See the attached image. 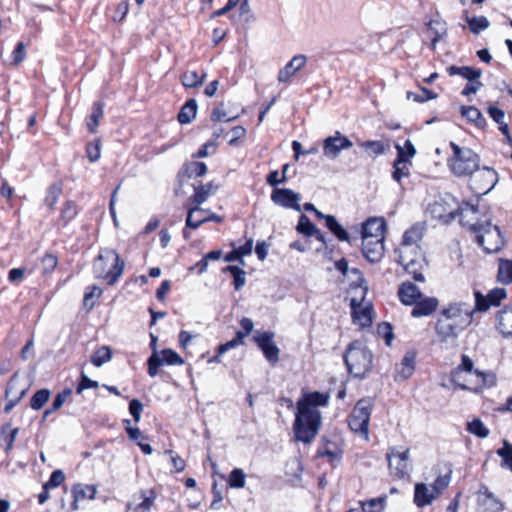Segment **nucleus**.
Listing matches in <instances>:
<instances>
[{
	"mask_svg": "<svg viewBox=\"0 0 512 512\" xmlns=\"http://www.w3.org/2000/svg\"><path fill=\"white\" fill-rule=\"evenodd\" d=\"M328 402L329 395L320 392L308 393L298 401L293 426L298 441L308 444L316 437L321 424V415L316 407L326 406Z\"/></svg>",
	"mask_w": 512,
	"mask_h": 512,
	"instance_id": "nucleus-1",
	"label": "nucleus"
},
{
	"mask_svg": "<svg viewBox=\"0 0 512 512\" xmlns=\"http://www.w3.org/2000/svg\"><path fill=\"white\" fill-rule=\"evenodd\" d=\"M424 230L425 227L421 223H416L406 230L399 249L400 264L418 282H424L425 280L424 275L420 271L422 268V256L418 245L423 238Z\"/></svg>",
	"mask_w": 512,
	"mask_h": 512,
	"instance_id": "nucleus-2",
	"label": "nucleus"
},
{
	"mask_svg": "<svg viewBox=\"0 0 512 512\" xmlns=\"http://www.w3.org/2000/svg\"><path fill=\"white\" fill-rule=\"evenodd\" d=\"M93 270L97 278L106 279L113 285L123 273L124 262L115 250L103 249L94 261Z\"/></svg>",
	"mask_w": 512,
	"mask_h": 512,
	"instance_id": "nucleus-3",
	"label": "nucleus"
},
{
	"mask_svg": "<svg viewBox=\"0 0 512 512\" xmlns=\"http://www.w3.org/2000/svg\"><path fill=\"white\" fill-rule=\"evenodd\" d=\"M475 234L476 242L486 253H496L504 246V237L497 225L490 220L477 221L468 226Z\"/></svg>",
	"mask_w": 512,
	"mask_h": 512,
	"instance_id": "nucleus-4",
	"label": "nucleus"
},
{
	"mask_svg": "<svg viewBox=\"0 0 512 512\" xmlns=\"http://www.w3.org/2000/svg\"><path fill=\"white\" fill-rule=\"evenodd\" d=\"M372 353L361 342H352L346 350L344 361L350 374L354 377H364L372 367Z\"/></svg>",
	"mask_w": 512,
	"mask_h": 512,
	"instance_id": "nucleus-5",
	"label": "nucleus"
},
{
	"mask_svg": "<svg viewBox=\"0 0 512 512\" xmlns=\"http://www.w3.org/2000/svg\"><path fill=\"white\" fill-rule=\"evenodd\" d=\"M450 146L453 150L450 168L455 175H470L478 169L479 158L476 153L469 148H461L454 142H451Z\"/></svg>",
	"mask_w": 512,
	"mask_h": 512,
	"instance_id": "nucleus-6",
	"label": "nucleus"
},
{
	"mask_svg": "<svg viewBox=\"0 0 512 512\" xmlns=\"http://www.w3.org/2000/svg\"><path fill=\"white\" fill-rule=\"evenodd\" d=\"M371 399H360L353 408L348 424L350 429L365 440L368 439V427L372 411Z\"/></svg>",
	"mask_w": 512,
	"mask_h": 512,
	"instance_id": "nucleus-7",
	"label": "nucleus"
},
{
	"mask_svg": "<svg viewBox=\"0 0 512 512\" xmlns=\"http://www.w3.org/2000/svg\"><path fill=\"white\" fill-rule=\"evenodd\" d=\"M474 364L470 357L462 355L461 364L458 366V370L468 372L472 377L475 378L472 386L461 385L464 390H473L478 392L484 388L492 387L496 384V376L492 372H482L478 369L473 368Z\"/></svg>",
	"mask_w": 512,
	"mask_h": 512,
	"instance_id": "nucleus-8",
	"label": "nucleus"
},
{
	"mask_svg": "<svg viewBox=\"0 0 512 512\" xmlns=\"http://www.w3.org/2000/svg\"><path fill=\"white\" fill-rule=\"evenodd\" d=\"M386 458L390 474L398 479H404L410 475L412 465L410 463L409 449H400L398 447H390L387 451Z\"/></svg>",
	"mask_w": 512,
	"mask_h": 512,
	"instance_id": "nucleus-9",
	"label": "nucleus"
},
{
	"mask_svg": "<svg viewBox=\"0 0 512 512\" xmlns=\"http://www.w3.org/2000/svg\"><path fill=\"white\" fill-rule=\"evenodd\" d=\"M474 311H477L466 303H451L441 312V318L454 322L466 328L472 322Z\"/></svg>",
	"mask_w": 512,
	"mask_h": 512,
	"instance_id": "nucleus-10",
	"label": "nucleus"
},
{
	"mask_svg": "<svg viewBox=\"0 0 512 512\" xmlns=\"http://www.w3.org/2000/svg\"><path fill=\"white\" fill-rule=\"evenodd\" d=\"M183 358L172 349H163L158 352L154 350L148 358V374L150 377H155L158 374V368L164 364L166 365H182Z\"/></svg>",
	"mask_w": 512,
	"mask_h": 512,
	"instance_id": "nucleus-11",
	"label": "nucleus"
},
{
	"mask_svg": "<svg viewBox=\"0 0 512 512\" xmlns=\"http://www.w3.org/2000/svg\"><path fill=\"white\" fill-rule=\"evenodd\" d=\"M322 146L324 157L329 160H335L343 150L350 149L353 146V142L341 132L336 131L333 135L323 140Z\"/></svg>",
	"mask_w": 512,
	"mask_h": 512,
	"instance_id": "nucleus-12",
	"label": "nucleus"
},
{
	"mask_svg": "<svg viewBox=\"0 0 512 512\" xmlns=\"http://www.w3.org/2000/svg\"><path fill=\"white\" fill-rule=\"evenodd\" d=\"M274 336L275 334L271 331H256L253 336V341L271 365H275L279 361L280 354V349L273 341Z\"/></svg>",
	"mask_w": 512,
	"mask_h": 512,
	"instance_id": "nucleus-13",
	"label": "nucleus"
},
{
	"mask_svg": "<svg viewBox=\"0 0 512 512\" xmlns=\"http://www.w3.org/2000/svg\"><path fill=\"white\" fill-rule=\"evenodd\" d=\"M498 181V175L495 170L484 167L478 170L476 175L471 178V188L479 195L489 193Z\"/></svg>",
	"mask_w": 512,
	"mask_h": 512,
	"instance_id": "nucleus-14",
	"label": "nucleus"
},
{
	"mask_svg": "<svg viewBox=\"0 0 512 512\" xmlns=\"http://www.w3.org/2000/svg\"><path fill=\"white\" fill-rule=\"evenodd\" d=\"M210 221L220 223L223 217L201 207H190L187 211L186 227L197 229L203 223Z\"/></svg>",
	"mask_w": 512,
	"mask_h": 512,
	"instance_id": "nucleus-15",
	"label": "nucleus"
},
{
	"mask_svg": "<svg viewBox=\"0 0 512 512\" xmlns=\"http://www.w3.org/2000/svg\"><path fill=\"white\" fill-rule=\"evenodd\" d=\"M477 505L480 512H503L504 504L487 486L481 485L477 492Z\"/></svg>",
	"mask_w": 512,
	"mask_h": 512,
	"instance_id": "nucleus-16",
	"label": "nucleus"
},
{
	"mask_svg": "<svg viewBox=\"0 0 512 512\" xmlns=\"http://www.w3.org/2000/svg\"><path fill=\"white\" fill-rule=\"evenodd\" d=\"M300 199V194L288 188H275L271 194V200L275 205L296 211H301Z\"/></svg>",
	"mask_w": 512,
	"mask_h": 512,
	"instance_id": "nucleus-17",
	"label": "nucleus"
},
{
	"mask_svg": "<svg viewBox=\"0 0 512 512\" xmlns=\"http://www.w3.org/2000/svg\"><path fill=\"white\" fill-rule=\"evenodd\" d=\"M449 201L454 202V199L452 197L440 198L430 205L429 210L435 219L448 223L456 218L458 208L456 205L451 207Z\"/></svg>",
	"mask_w": 512,
	"mask_h": 512,
	"instance_id": "nucleus-18",
	"label": "nucleus"
},
{
	"mask_svg": "<svg viewBox=\"0 0 512 512\" xmlns=\"http://www.w3.org/2000/svg\"><path fill=\"white\" fill-rule=\"evenodd\" d=\"M464 329V327L441 317L437 320L435 325V331L440 342L447 344H453L459 333Z\"/></svg>",
	"mask_w": 512,
	"mask_h": 512,
	"instance_id": "nucleus-19",
	"label": "nucleus"
},
{
	"mask_svg": "<svg viewBox=\"0 0 512 512\" xmlns=\"http://www.w3.org/2000/svg\"><path fill=\"white\" fill-rule=\"evenodd\" d=\"M475 309L477 311H486L489 309L490 305L497 306L501 302V300L505 299L507 296L506 290L504 288H495L492 289L487 296L482 295L481 292L475 291Z\"/></svg>",
	"mask_w": 512,
	"mask_h": 512,
	"instance_id": "nucleus-20",
	"label": "nucleus"
},
{
	"mask_svg": "<svg viewBox=\"0 0 512 512\" xmlns=\"http://www.w3.org/2000/svg\"><path fill=\"white\" fill-rule=\"evenodd\" d=\"M194 194L189 198L192 207H201V205L212 195H214L219 185L213 181L203 184L202 182L193 184Z\"/></svg>",
	"mask_w": 512,
	"mask_h": 512,
	"instance_id": "nucleus-21",
	"label": "nucleus"
},
{
	"mask_svg": "<svg viewBox=\"0 0 512 512\" xmlns=\"http://www.w3.org/2000/svg\"><path fill=\"white\" fill-rule=\"evenodd\" d=\"M384 239L362 240V253L364 257L372 263L379 262L384 254Z\"/></svg>",
	"mask_w": 512,
	"mask_h": 512,
	"instance_id": "nucleus-22",
	"label": "nucleus"
},
{
	"mask_svg": "<svg viewBox=\"0 0 512 512\" xmlns=\"http://www.w3.org/2000/svg\"><path fill=\"white\" fill-rule=\"evenodd\" d=\"M395 148L397 150V156L393 163V173L392 178L401 183L402 178L408 177L410 175V166L411 162L406 161V155L401 149V145L396 144Z\"/></svg>",
	"mask_w": 512,
	"mask_h": 512,
	"instance_id": "nucleus-23",
	"label": "nucleus"
},
{
	"mask_svg": "<svg viewBox=\"0 0 512 512\" xmlns=\"http://www.w3.org/2000/svg\"><path fill=\"white\" fill-rule=\"evenodd\" d=\"M386 223L382 218H371L363 224L362 240L369 239H384Z\"/></svg>",
	"mask_w": 512,
	"mask_h": 512,
	"instance_id": "nucleus-24",
	"label": "nucleus"
},
{
	"mask_svg": "<svg viewBox=\"0 0 512 512\" xmlns=\"http://www.w3.org/2000/svg\"><path fill=\"white\" fill-rule=\"evenodd\" d=\"M496 329L506 338H512V306H506L496 314Z\"/></svg>",
	"mask_w": 512,
	"mask_h": 512,
	"instance_id": "nucleus-25",
	"label": "nucleus"
},
{
	"mask_svg": "<svg viewBox=\"0 0 512 512\" xmlns=\"http://www.w3.org/2000/svg\"><path fill=\"white\" fill-rule=\"evenodd\" d=\"M439 301L435 297H423L413 304L411 316L415 318L429 316L436 311Z\"/></svg>",
	"mask_w": 512,
	"mask_h": 512,
	"instance_id": "nucleus-26",
	"label": "nucleus"
},
{
	"mask_svg": "<svg viewBox=\"0 0 512 512\" xmlns=\"http://www.w3.org/2000/svg\"><path fill=\"white\" fill-rule=\"evenodd\" d=\"M421 296L420 289L412 282H403L398 289L399 300L406 306H412Z\"/></svg>",
	"mask_w": 512,
	"mask_h": 512,
	"instance_id": "nucleus-27",
	"label": "nucleus"
},
{
	"mask_svg": "<svg viewBox=\"0 0 512 512\" xmlns=\"http://www.w3.org/2000/svg\"><path fill=\"white\" fill-rule=\"evenodd\" d=\"M96 487L93 485L77 484L72 488V503L71 510L75 511L79 509V503L81 501L91 500L95 497Z\"/></svg>",
	"mask_w": 512,
	"mask_h": 512,
	"instance_id": "nucleus-28",
	"label": "nucleus"
},
{
	"mask_svg": "<svg viewBox=\"0 0 512 512\" xmlns=\"http://www.w3.org/2000/svg\"><path fill=\"white\" fill-rule=\"evenodd\" d=\"M415 358V354L412 352L405 354L401 363L396 368L395 381L402 382L411 377L415 370Z\"/></svg>",
	"mask_w": 512,
	"mask_h": 512,
	"instance_id": "nucleus-29",
	"label": "nucleus"
},
{
	"mask_svg": "<svg viewBox=\"0 0 512 512\" xmlns=\"http://www.w3.org/2000/svg\"><path fill=\"white\" fill-rule=\"evenodd\" d=\"M437 497L432 488H429L426 484L417 483L415 485L414 503L417 507L429 505Z\"/></svg>",
	"mask_w": 512,
	"mask_h": 512,
	"instance_id": "nucleus-30",
	"label": "nucleus"
},
{
	"mask_svg": "<svg viewBox=\"0 0 512 512\" xmlns=\"http://www.w3.org/2000/svg\"><path fill=\"white\" fill-rule=\"evenodd\" d=\"M18 433L19 428H13L9 422L4 423L0 427V444L4 443V451L6 454L12 451Z\"/></svg>",
	"mask_w": 512,
	"mask_h": 512,
	"instance_id": "nucleus-31",
	"label": "nucleus"
},
{
	"mask_svg": "<svg viewBox=\"0 0 512 512\" xmlns=\"http://www.w3.org/2000/svg\"><path fill=\"white\" fill-rule=\"evenodd\" d=\"M352 316L355 323H358L362 327L370 326L371 311L369 307H361L360 303H357L356 299H351Z\"/></svg>",
	"mask_w": 512,
	"mask_h": 512,
	"instance_id": "nucleus-32",
	"label": "nucleus"
},
{
	"mask_svg": "<svg viewBox=\"0 0 512 512\" xmlns=\"http://www.w3.org/2000/svg\"><path fill=\"white\" fill-rule=\"evenodd\" d=\"M460 113L468 122L473 123L476 127L484 128L486 126V119L478 108L474 106H461Z\"/></svg>",
	"mask_w": 512,
	"mask_h": 512,
	"instance_id": "nucleus-33",
	"label": "nucleus"
},
{
	"mask_svg": "<svg viewBox=\"0 0 512 512\" xmlns=\"http://www.w3.org/2000/svg\"><path fill=\"white\" fill-rule=\"evenodd\" d=\"M489 116L499 125V130L506 136L507 141L511 142L512 138L509 134L508 124L505 122V113L502 109L490 105L487 109Z\"/></svg>",
	"mask_w": 512,
	"mask_h": 512,
	"instance_id": "nucleus-34",
	"label": "nucleus"
},
{
	"mask_svg": "<svg viewBox=\"0 0 512 512\" xmlns=\"http://www.w3.org/2000/svg\"><path fill=\"white\" fill-rule=\"evenodd\" d=\"M448 73L450 76L459 75L467 79L469 82L478 79L482 75L481 69H476L468 66H450L448 68Z\"/></svg>",
	"mask_w": 512,
	"mask_h": 512,
	"instance_id": "nucleus-35",
	"label": "nucleus"
},
{
	"mask_svg": "<svg viewBox=\"0 0 512 512\" xmlns=\"http://www.w3.org/2000/svg\"><path fill=\"white\" fill-rule=\"evenodd\" d=\"M428 33L431 37V48L435 50L437 43L446 35V27L440 21L432 20L428 23Z\"/></svg>",
	"mask_w": 512,
	"mask_h": 512,
	"instance_id": "nucleus-36",
	"label": "nucleus"
},
{
	"mask_svg": "<svg viewBox=\"0 0 512 512\" xmlns=\"http://www.w3.org/2000/svg\"><path fill=\"white\" fill-rule=\"evenodd\" d=\"M197 102L195 99L188 100L181 108L178 114V121L181 124L190 123L195 117L197 113Z\"/></svg>",
	"mask_w": 512,
	"mask_h": 512,
	"instance_id": "nucleus-37",
	"label": "nucleus"
},
{
	"mask_svg": "<svg viewBox=\"0 0 512 512\" xmlns=\"http://www.w3.org/2000/svg\"><path fill=\"white\" fill-rule=\"evenodd\" d=\"M497 280L502 284L512 283V260L499 259Z\"/></svg>",
	"mask_w": 512,
	"mask_h": 512,
	"instance_id": "nucleus-38",
	"label": "nucleus"
},
{
	"mask_svg": "<svg viewBox=\"0 0 512 512\" xmlns=\"http://www.w3.org/2000/svg\"><path fill=\"white\" fill-rule=\"evenodd\" d=\"M326 227L338 238V240L350 241L348 232L341 226L333 215L326 217Z\"/></svg>",
	"mask_w": 512,
	"mask_h": 512,
	"instance_id": "nucleus-39",
	"label": "nucleus"
},
{
	"mask_svg": "<svg viewBox=\"0 0 512 512\" xmlns=\"http://www.w3.org/2000/svg\"><path fill=\"white\" fill-rule=\"evenodd\" d=\"M104 104L101 103V102H96L94 105H93V108H92V113L90 114V116L87 118V127L89 129V131L91 133H96L97 131V126L99 124V121L103 118L104 116Z\"/></svg>",
	"mask_w": 512,
	"mask_h": 512,
	"instance_id": "nucleus-40",
	"label": "nucleus"
},
{
	"mask_svg": "<svg viewBox=\"0 0 512 512\" xmlns=\"http://www.w3.org/2000/svg\"><path fill=\"white\" fill-rule=\"evenodd\" d=\"M469 25V29L473 34H479L481 31L487 29L490 25L489 20L485 16L469 17L467 12L464 16Z\"/></svg>",
	"mask_w": 512,
	"mask_h": 512,
	"instance_id": "nucleus-41",
	"label": "nucleus"
},
{
	"mask_svg": "<svg viewBox=\"0 0 512 512\" xmlns=\"http://www.w3.org/2000/svg\"><path fill=\"white\" fill-rule=\"evenodd\" d=\"M206 73L199 75L196 71H186L182 77L181 82L186 88H195L203 84Z\"/></svg>",
	"mask_w": 512,
	"mask_h": 512,
	"instance_id": "nucleus-42",
	"label": "nucleus"
},
{
	"mask_svg": "<svg viewBox=\"0 0 512 512\" xmlns=\"http://www.w3.org/2000/svg\"><path fill=\"white\" fill-rule=\"evenodd\" d=\"M224 272H230L233 276V285L235 290L239 291L246 283V272L238 266L229 265L223 269Z\"/></svg>",
	"mask_w": 512,
	"mask_h": 512,
	"instance_id": "nucleus-43",
	"label": "nucleus"
},
{
	"mask_svg": "<svg viewBox=\"0 0 512 512\" xmlns=\"http://www.w3.org/2000/svg\"><path fill=\"white\" fill-rule=\"evenodd\" d=\"M111 357V349L108 346H102L92 355L91 363L96 367H100L104 363L110 361Z\"/></svg>",
	"mask_w": 512,
	"mask_h": 512,
	"instance_id": "nucleus-44",
	"label": "nucleus"
},
{
	"mask_svg": "<svg viewBox=\"0 0 512 512\" xmlns=\"http://www.w3.org/2000/svg\"><path fill=\"white\" fill-rule=\"evenodd\" d=\"M50 395L51 393L48 389H40L36 391L30 400L31 408L34 410H40L43 408L45 403L49 400Z\"/></svg>",
	"mask_w": 512,
	"mask_h": 512,
	"instance_id": "nucleus-45",
	"label": "nucleus"
},
{
	"mask_svg": "<svg viewBox=\"0 0 512 512\" xmlns=\"http://www.w3.org/2000/svg\"><path fill=\"white\" fill-rule=\"evenodd\" d=\"M102 294V289L98 286H89L85 292L83 298V304L88 309L91 310L98 299Z\"/></svg>",
	"mask_w": 512,
	"mask_h": 512,
	"instance_id": "nucleus-46",
	"label": "nucleus"
},
{
	"mask_svg": "<svg viewBox=\"0 0 512 512\" xmlns=\"http://www.w3.org/2000/svg\"><path fill=\"white\" fill-rule=\"evenodd\" d=\"M246 474L241 468H234L228 478V484L231 488L240 489L245 486Z\"/></svg>",
	"mask_w": 512,
	"mask_h": 512,
	"instance_id": "nucleus-47",
	"label": "nucleus"
},
{
	"mask_svg": "<svg viewBox=\"0 0 512 512\" xmlns=\"http://www.w3.org/2000/svg\"><path fill=\"white\" fill-rule=\"evenodd\" d=\"M61 194H62V183L56 182V183L52 184L48 188L47 195L45 197V204L49 208H53Z\"/></svg>",
	"mask_w": 512,
	"mask_h": 512,
	"instance_id": "nucleus-48",
	"label": "nucleus"
},
{
	"mask_svg": "<svg viewBox=\"0 0 512 512\" xmlns=\"http://www.w3.org/2000/svg\"><path fill=\"white\" fill-rule=\"evenodd\" d=\"M361 146L375 155L385 154L390 149L389 143L381 141H365L361 143Z\"/></svg>",
	"mask_w": 512,
	"mask_h": 512,
	"instance_id": "nucleus-49",
	"label": "nucleus"
},
{
	"mask_svg": "<svg viewBox=\"0 0 512 512\" xmlns=\"http://www.w3.org/2000/svg\"><path fill=\"white\" fill-rule=\"evenodd\" d=\"M297 231L301 234L310 237L317 233V227L310 221V219L306 215L302 214L299 218Z\"/></svg>",
	"mask_w": 512,
	"mask_h": 512,
	"instance_id": "nucleus-50",
	"label": "nucleus"
},
{
	"mask_svg": "<svg viewBox=\"0 0 512 512\" xmlns=\"http://www.w3.org/2000/svg\"><path fill=\"white\" fill-rule=\"evenodd\" d=\"M497 454L502 458L501 466L512 472V444L504 441L503 447L498 449Z\"/></svg>",
	"mask_w": 512,
	"mask_h": 512,
	"instance_id": "nucleus-51",
	"label": "nucleus"
},
{
	"mask_svg": "<svg viewBox=\"0 0 512 512\" xmlns=\"http://www.w3.org/2000/svg\"><path fill=\"white\" fill-rule=\"evenodd\" d=\"M467 430L480 438H485L489 435V430L479 419H474L467 424Z\"/></svg>",
	"mask_w": 512,
	"mask_h": 512,
	"instance_id": "nucleus-52",
	"label": "nucleus"
},
{
	"mask_svg": "<svg viewBox=\"0 0 512 512\" xmlns=\"http://www.w3.org/2000/svg\"><path fill=\"white\" fill-rule=\"evenodd\" d=\"M386 496L373 498L363 503L364 512H380L384 508Z\"/></svg>",
	"mask_w": 512,
	"mask_h": 512,
	"instance_id": "nucleus-53",
	"label": "nucleus"
},
{
	"mask_svg": "<svg viewBox=\"0 0 512 512\" xmlns=\"http://www.w3.org/2000/svg\"><path fill=\"white\" fill-rule=\"evenodd\" d=\"M237 114L235 115H229L225 109H224V104L221 103L220 105H218L212 112L211 114V120L214 121V122H220V121H226V122H229V121H232L234 119L237 118Z\"/></svg>",
	"mask_w": 512,
	"mask_h": 512,
	"instance_id": "nucleus-54",
	"label": "nucleus"
},
{
	"mask_svg": "<svg viewBox=\"0 0 512 512\" xmlns=\"http://www.w3.org/2000/svg\"><path fill=\"white\" fill-rule=\"evenodd\" d=\"M436 97H437L436 93H434L433 91L426 89V88H422L419 93L407 92L408 99H413L415 102H420V103L425 102L430 99H435Z\"/></svg>",
	"mask_w": 512,
	"mask_h": 512,
	"instance_id": "nucleus-55",
	"label": "nucleus"
},
{
	"mask_svg": "<svg viewBox=\"0 0 512 512\" xmlns=\"http://www.w3.org/2000/svg\"><path fill=\"white\" fill-rule=\"evenodd\" d=\"M186 172L189 177H201L206 174L207 166L203 162H191L187 165Z\"/></svg>",
	"mask_w": 512,
	"mask_h": 512,
	"instance_id": "nucleus-56",
	"label": "nucleus"
},
{
	"mask_svg": "<svg viewBox=\"0 0 512 512\" xmlns=\"http://www.w3.org/2000/svg\"><path fill=\"white\" fill-rule=\"evenodd\" d=\"M64 482V472L60 469H57L52 472L49 480L43 485L45 490H50L52 488H56Z\"/></svg>",
	"mask_w": 512,
	"mask_h": 512,
	"instance_id": "nucleus-57",
	"label": "nucleus"
},
{
	"mask_svg": "<svg viewBox=\"0 0 512 512\" xmlns=\"http://www.w3.org/2000/svg\"><path fill=\"white\" fill-rule=\"evenodd\" d=\"M26 57V48L23 42H18L11 54V65L18 66Z\"/></svg>",
	"mask_w": 512,
	"mask_h": 512,
	"instance_id": "nucleus-58",
	"label": "nucleus"
},
{
	"mask_svg": "<svg viewBox=\"0 0 512 512\" xmlns=\"http://www.w3.org/2000/svg\"><path fill=\"white\" fill-rule=\"evenodd\" d=\"M86 154L90 162H96L99 160L100 153V140L97 139L94 142H90L86 146Z\"/></svg>",
	"mask_w": 512,
	"mask_h": 512,
	"instance_id": "nucleus-59",
	"label": "nucleus"
},
{
	"mask_svg": "<svg viewBox=\"0 0 512 512\" xmlns=\"http://www.w3.org/2000/svg\"><path fill=\"white\" fill-rule=\"evenodd\" d=\"M449 482H450L449 475L439 476L434 481L431 488L434 491V493L438 496L443 492V490H445L448 487Z\"/></svg>",
	"mask_w": 512,
	"mask_h": 512,
	"instance_id": "nucleus-60",
	"label": "nucleus"
},
{
	"mask_svg": "<svg viewBox=\"0 0 512 512\" xmlns=\"http://www.w3.org/2000/svg\"><path fill=\"white\" fill-rule=\"evenodd\" d=\"M296 70H294L288 63L278 72L277 80L280 83H288L290 79L296 74Z\"/></svg>",
	"mask_w": 512,
	"mask_h": 512,
	"instance_id": "nucleus-61",
	"label": "nucleus"
},
{
	"mask_svg": "<svg viewBox=\"0 0 512 512\" xmlns=\"http://www.w3.org/2000/svg\"><path fill=\"white\" fill-rule=\"evenodd\" d=\"M378 332L380 335L384 337L386 344L390 345L394 338L391 324L383 322L382 324L379 325Z\"/></svg>",
	"mask_w": 512,
	"mask_h": 512,
	"instance_id": "nucleus-62",
	"label": "nucleus"
},
{
	"mask_svg": "<svg viewBox=\"0 0 512 512\" xmlns=\"http://www.w3.org/2000/svg\"><path fill=\"white\" fill-rule=\"evenodd\" d=\"M143 410V404L138 399H133L129 404V412L136 422L141 419V412Z\"/></svg>",
	"mask_w": 512,
	"mask_h": 512,
	"instance_id": "nucleus-63",
	"label": "nucleus"
},
{
	"mask_svg": "<svg viewBox=\"0 0 512 512\" xmlns=\"http://www.w3.org/2000/svg\"><path fill=\"white\" fill-rule=\"evenodd\" d=\"M58 259L55 255L47 254L43 257L42 265L44 273L52 272L57 266Z\"/></svg>",
	"mask_w": 512,
	"mask_h": 512,
	"instance_id": "nucleus-64",
	"label": "nucleus"
}]
</instances>
